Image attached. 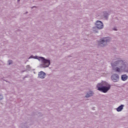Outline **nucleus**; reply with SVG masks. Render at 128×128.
I'll use <instances>...</instances> for the list:
<instances>
[{"label": "nucleus", "mask_w": 128, "mask_h": 128, "mask_svg": "<svg viewBox=\"0 0 128 128\" xmlns=\"http://www.w3.org/2000/svg\"><path fill=\"white\" fill-rule=\"evenodd\" d=\"M112 66L113 70L118 72H120V70H124V68H126L122 60L118 61L114 64H112Z\"/></svg>", "instance_id": "nucleus-1"}, {"label": "nucleus", "mask_w": 128, "mask_h": 128, "mask_svg": "<svg viewBox=\"0 0 128 128\" xmlns=\"http://www.w3.org/2000/svg\"><path fill=\"white\" fill-rule=\"evenodd\" d=\"M123 108H124V105H121L116 108V110L117 112H122Z\"/></svg>", "instance_id": "nucleus-8"}, {"label": "nucleus", "mask_w": 128, "mask_h": 128, "mask_svg": "<svg viewBox=\"0 0 128 128\" xmlns=\"http://www.w3.org/2000/svg\"><path fill=\"white\" fill-rule=\"evenodd\" d=\"M110 38L108 37L103 38L100 41V46H106V44L108 42H110Z\"/></svg>", "instance_id": "nucleus-4"}, {"label": "nucleus", "mask_w": 128, "mask_h": 128, "mask_svg": "<svg viewBox=\"0 0 128 128\" xmlns=\"http://www.w3.org/2000/svg\"><path fill=\"white\" fill-rule=\"evenodd\" d=\"M8 64H12V60H8Z\"/></svg>", "instance_id": "nucleus-11"}, {"label": "nucleus", "mask_w": 128, "mask_h": 128, "mask_svg": "<svg viewBox=\"0 0 128 128\" xmlns=\"http://www.w3.org/2000/svg\"><path fill=\"white\" fill-rule=\"evenodd\" d=\"M20 0H18V2H20Z\"/></svg>", "instance_id": "nucleus-12"}, {"label": "nucleus", "mask_w": 128, "mask_h": 128, "mask_svg": "<svg viewBox=\"0 0 128 128\" xmlns=\"http://www.w3.org/2000/svg\"><path fill=\"white\" fill-rule=\"evenodd\" d=\"M92 94H94V93L90 91L89 92L87 93L86 96V98H90V96H92Z\"/></svg>", "instance_id": "nucleus-10"}, {"label": "nucleus", "mask_w": 128, "mask_h": 128, "mask_svg": "<svg viewBox=\"0 0 128 128\" xmlns=\"http://www.w3.org/2000/svg\"><path fill=\"white\" fill-rule=\"evenodd\" d=\"M114 30H116V29H114Z\"/></svg>", "instance_id": "nucleus-13"}, {"label": "nucleus", "mask_w": 128, "mask_h": 128, "mask_svg": "<svg viewBox=\"0 0 128 128\" xmlns=\"http://www.w3.org/2000/svg\"><path fill=\"white\" fill-rule=\"evenodd\" d=\"M38 76L40 78H44L46 74L44 72H40L38 74Z\"/></svg>", "instance_id": "nucleus-7"}, {"label": "nucleus", "mask_w": 128, "mask_h": 128, "mask_svg": "<svg viewBox=\"0 0 128 128\" xmlns=\"http://www.w3.org/2000/svg\"><path fill=\"white\" fill-rule=\"evenodd\" d=\"M121 78L122 80H128V76L126 74L122 75Z\"/></svg>", "instance_id": "nucleus-9"}, {"label": "nucleus", "mask_w": 128, "mask_h": 128, "mask_svg": "<svg viewBox=\"0 0 128 128\" xmlns=\"http://www.w3.org/2000/svg\"><path fill=\"white\" fill-rule=\"evenodd\" d=\"M96 28H98V30H101V28H104V24H102V22L98 20L96 22Z\"/></svg>", "instance_id": "nucleus-5"}, {"label": "nucleus", "mask_w": 128, "mask_h": 128, "mask_svg": "<svg viewBox=\"0 0 128 128\" xmlns=\"http://www.w3.org/2000/svg\"><path fill=\"white\" fill-rule=\"evenodd\" d=\"M40 60H42L44 68H48L50 64V60H46L44 58L40 57L39 58Z\"/></svg>", "instance_id": "nucleus-3"}, {"label": "nucleus", "mask_w": 128, "mask_h": 128, "mask_svg": "<svg viewBox=\"0 0 128 128\" xmlns=\"http://www.w3.org/2000/svg\"><path fill=\"white\" fill-rule=\"evenodd\" d=\"M96 88L98 90L106 93L110 89V86L106 82H102L98 84Z\"/></svg>", "instance_id": "nucleus-2"}, {"label": "nucleus", "mask_w": 128, "mask_h": 128, "mask_svg": "<svg viewBox=\"0 0 128 128\" xmlns=\"http://www.w3.org/2000/svg\"><path fill=\"white\" fill-rule=\"evenodd\" d=\"M118 75L117 74H114L112 76V80H113V82H118Z\"/></svg>", "instance_id": "nucleus-6"}]
</instances>
